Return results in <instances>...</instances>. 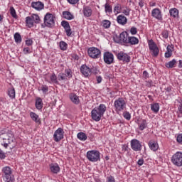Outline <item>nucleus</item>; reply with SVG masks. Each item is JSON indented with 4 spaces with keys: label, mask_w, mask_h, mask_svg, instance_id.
Wrapping results in <instances>:
<instances>
[{
    "label": "nucleus",
    "mask_w": 182,
    "mask_h": 182,
    "mask_svg": "<svg viewBox=\"0 0 182 182\" xmlns=\"http://www.w3.org/2000/svg\"><path fill=\"white\" fill-rule=\"evenodd\" d=\"M86 157L87 160L92 163L100 161V152L97 150L88 151Z\"/></svg>",
    "instance_id": "nucleus-2"
},
{
    "label": "nucleus",
    "mask_w": 182,
    "mask_h": 182,
    "mask_svg": "<svg viewBox=\"0 0 182 182\" xmlns=\"http://www.w3.org/2000/svg\"><path fill=\"white\" fill-rule=\"evenodd\" d=\"M122 13L124 14L126 16H129V15H130V9H124Z\"/></svg>",
    "instance_id": "nucleus-57"
},
{
    "label": "nucleus",
    "mask_w": 182,
    "mask_h": 182,
    "mask_svg": "<svg viewBox=\"0 0 182 182\" xmlns=\"http://www.w3.org/2000/svg\"><path fill=\"white\" fill-rule=\"evenodd\" d=\"M148 145L152 151H157L159 150V144L153 140L149 141Z\"/></svg>",
    "instance_id": "nucleus-20"
},
{
    "label": "nucleus",
    "mask_w": 182,
    "mask_h": 182,
    "mask_svg": "<svg viewBox=\"0 0 182 182\" xmlns=\"http://www.w3.org/2000/svg\"><path fill=\"white\" fill-rule=\"evenodd\" d=\"M26 26H28V28H33V19L32 18V17L27 16L26 18Z\"/></svg>",
    "instance_id": "nucleus-27"
},
{
    "label": "nucleus",
    "mask_w": 182,
    "mask_h": 182,
    "mask_svg": "<svg viewBox=\"0 0 182 182\" xmlns=\"http://www.w3.org/2000/svg\"><path fill=\"white\" fill-rule=\"evenodd\" d=\"M110 25H112V23L110 22V21L109 20L102 21V26H103V28H105V29H109V28H110Z\"/></svg>",
    "instance_id": "nucleus-35"
},
{
    "label": "nucleus",
    "mask_w": 182,
    "mask_h": 182,
    "mask_svg": "<svg viewBox=\"0 0 182 182\" xmlns=\"http://www.w3.org/2000/svg\"><path fill=\"white\" fill-rule=\"evenodd\" d=\"M143 77L144 79H149V73L147 71L143 72Z\"/></svg>",
    "instance_id": "nucleus-60"
},
{
    "label": "nucleus",
    "mask_w": 182,
    "mask_h": 182,
    "mask_svg": "<svg viewBox=\"0 0 182 182\" xmlns=\"http://www.w3.org/2000/svg\"><path fill=\"white\" fill-rule=\"evenodd\" d=\"M107 182H116L114 177L109 176L107 178Z\"/></svg>",
    "instance_id": "nucleus-56"
},
{
    "label": "nucleus",
    "mask_w": 182,
    "mask_h": 182,
    "mask_svg": "<svg viewBox=\"0 0 182 182\" xmlns=\"http://www.w3.org/2000/svg\"><path fill=\"white\" fill-rule=\"evenodd\" d=\"M70 99L74 105H79L80 103V100H79V97L75 94L74 92L70 94Z\"/></svg>",
    "instance_id": "nucleus-19"
},
{
    "label": "nucleus",
    "mask_w": 182,
    "mask_h": 182,
    "mask_svg": "<svg viewBox=\"0 0 182 182\" xmlns=\"http://www.w3.org/2000/svg\"><path fill=\"white\" fill-rule=\"evenodd\" d=\"M171 87H168L166 88H165L166 90V93H170V92H171Z\"/></svg>",
    "instance_id": "nucleus-64"
},
{
    "label": "nucleus",
    "mask_w": 182,
    "mask_h": 182,
    "mask_svg": "<svg viewBox=\"0 0 182 182\" xmlns=\"http://www.w3.org/2000/svg\"><path fill=\"white\" fill-rule=\"evenodd\" d=\"M102 80H103V78H102V76H97V83H102Z\"/></svg>",
    "instance_id": "nucleus-63"
},
{
    "label": "nucleus",
    "mask_w": 182,
    "mask_h": 182,
    "mask_svg": "<svg viewBox=\"0 0 182 182\" xmlns=\"http://www.w3.org/2000/svg\"><path fill=\"white\" fill-rule=\"evenodd\" d=\"M68 4H70V5H76V4H78L80 0H67Z\"/></svg>",
    "instance_id": "nucleus-51"
},
{
    "label": "nucleus",
    "mask_w": 182,
    "mask_h": 182,
    "mask_svg": "<svg viewBox=\"0 0 182 182\" xmlns=\"http://www.w3.org/2000/svg\"><path fill=\"white\" fill-rule=\"evenodd\" d=\"M147 128V121L146 119H142L141 122L139 124V130L143 131L144 129Z\"/></svg>",
    "instance_id": "nucleus-33"
},
{
    "label": "nucleus",
    "mask_w": 182,
    "mask_h": 182,
    "mask_svg": "<svg viewBox=\"0 0 182 182\" xmlns=\"http://www.w3.org/2000/svg\"><path fill=\"white\" fill-rule=\"evenodd\" d=\"M50 170L53 174H58L60 171V167L58 164H50Z\"/></svg>",
    "instance_id": "nucleus-16"
},
{
    "label": "nucleus",
    "mask_w": 182,
    "mask_h": 182,
    "mask_svg": "<svg viewBox=\"0 0 182 182\" xmlns=\"http://www.w3.org/2000/svg\"><path fill=\"white\" fill-rule=\"evenodd\" d=\"M61 26H63V28H64V29H68V28H70V25L69 24V22L66 21H63L61 22Z\"/></svg>",
    "instance_id": "nucleus-47"
},
{
    "label": "nucleus",
    "mask_w": 182,
    "mask_h": 182,
    "mask_svg": "<svg viewBox=\"0 0 182 182\" xmlns=\"http://www.w3.org/2000/svg\"><path fill=\"white\" fill-rule=\"evenodd\" d=\"M77 137L79 140H81V141H86V140H87V136L84 132H79L77 134Z\"/></svg>",
    "instance_id": "nucleus-25"
},
{
    "label": "nucleus",
    "mask_w": 182,
    "mask_h": 182,
    "mask_svg": "<svg viewBox=\"0 0 182 182\" xmlns=\"http://www.w3.org/2000/svg\"><path fill=\"white\" fill-rule=\"evenodd\" d=\"M80 70L81 73L82 75H84V76H85V77H87V76H89V75H90V68L89 67H87V65H82L80 67Z\"/></svg>",
    "instance_id": "nucleus-14"
},
{
    "label": "nucleus",
    "mask_w": 182,
    "mask_h": 182,
    "mask_svg": "<svg viewBox=\"0 0 182 182\" xmlns=\"http://www.w3.org/2000/svg\"><path fill=\"white\" fill-rule=\"evenodd\" d=\"M64 75H65V77H68V79L72 78V77L73 76V75L72 73V70H70V69L65 70V74Z\"/></svg>",
    "instance_id": "nucleus-39"
},
{
    "label": "nucleus",
    "mask_w": 182,
    "mask_h": 182,
    "mask_svg": "<svg viewBox=\"0 0 182 182\" xmlns=\"http://www.w3.org/2000/svg\"><path fill=\"white\" fill-rule=\"evenodd\" d=\"M6 155H5V153H4L3 151H0V159L1 160H4L6 159Z\"/></svg>",
    "instance_id": "nucleus-59"
},
{
    "label": "nucleus",
    "mask_w": 182,
    "mask_h": 182,
    "mask_svg": "<svg viewBox=\"0 0 182 182\" xmlns=\"http://www.w3.org/2000/svg\"><path fill=\"white\" fill-rule=\"evenodd\" d=\"M148 45H149V50H152L158 48L157 45L156 44V43H154L153 40H149L148 41Z\"/></svg>",
    "instance_id": "nucleus-32"
},
{
    "label": "nucleus",
    "mask_w": 182,
    "mask_h": 182,
    "mask_svg": "<svg viewBox=\"0 0 182 182\" xmlns=\"http://www.w3.org/2000/svg\"><path fill=\"white\" fill-rule=\"evenodd\" d=\"M32 43H33V41H32V39H28L26 41V45H27V46H31Z\"/></svg>",
    "instance_id": "nucleus-58"
},
{
    "label": "nucleus",
    "mask_w": 182,
    "mask_h": 182,
    "mask_svg": "<svg viewBox=\"0 0 182 182\" xmlns=\"http://www.w3.org/2000/svg\"><path fill=\"white\" fill-rule=\"evenodd\" d=\"M63 16L64 19H67L68 21H72V19H75V16H73L70 11H63Z\"/></svg>",
    "instance_id": "nucleus-22"
},
{
    "label": "nucleus",
    "mask_w": 182,
    "mask_h": 182,
    "mask_svg": "<svg viewBox=\"0 0 182 182\" xmlns=\"http://www.w3.org/2000/svg\"><path fill=\"white\" fill-rule=\"evenodd\" d=\"M131 148L134 151H141V143L140 141L134 139L131 140Z\"/></svg>",
    "instance_id": "nucleus-9"
},
{
    "label": "nucleus",
    "mask_w": 182,
    "mask_h": 182,
    "mask_svg": "<svg viewBox=\"0 0 182 182\" xmlns=\"http://www.w3.org/2000/svg\"><path fill=\"white\" fill-rule=\"evenodd\" d=\"M44 25L47 28H53L55 26V16L53 14L47 13L44 16Z\"/></svg>",
    "instance_id": "nucleus-3"
},
{
    "label": "nucleus",
    "mask_w": 182,
    "mask_h": 182,
    "mask_svg": "<svg viewBox=\"0 0 182 182\" xmlns=\"http://www.w3.org/2000/svg\"><path fill=\"white\" fill-rule=\"evenodd\" d=\"M31 18H33L35 23H39L41 22V18H39L38 14H32Z\"/></svg>",
    "instance_id": "nucleus-38"
},
{
    "label": "nucleus",
    "mask_w": 182,
    "mask_h": 182,
    "mask_svg": "<svg viewBox=\"0 0 182 182\" xmlns=\"http://www.w3.org/2000/svg\"><path fill=\"white\" fill-rule=\"evenodd\" d=\"M177 63V61L176 59H173L171 61H169L165 64L166 68L168 69H172V68H174V65Z\"/></svg>",
    "instance_id": "nucleus-30"
},
{
    "label": "nucleus",
    "mask_w": 182,
    "mask_h": 182,
    "mask_svg": "<svg viewBox=\"0 0 182 182\" xmlns=\"http://www.w3.org/2000/svg\"><path fill=\"white\" fill-rule=\"evenodd\" d=\"M63 134H65V131H63V129L58 128L54 132V134H53L54 141H55L56 143H58V141H60V140L63 139Z\"/></svg>",
    "instance_id": "nucleus-7"
},
{
    "label": "nucleus",
    "mask_w": 182,
    "mask_h": 182,
    "mask_svg": "<svg viewBox=\"0 0 182 182\" xmlns=\"http://www.w3.org/2000/svg\"><path fill=\"white\" fill-rule=\"evenodd\" d=\"M173 49H174L173 45H168L166 48V52L165 53V58L168 59L173 55Z\"/></svg>",
    "instance_id": "nucleus-15"
},
{
    "label": "nucleus",
    "mask_w": 182,
    "mask_h": 182,
    "mask_svg": "<svg viewBox=\"0 0 182 182\" xmlns=\"http://www.w3.org/2000/svg\"><path fill=\"white\" fill-rule=\"evenodd\" d=\"M151 16L158 21H163V15H161V11L159 9H154L151 11Z\"/></svg>",
    "instance_id": "nucleus-11"
},
{
    "label": "nucleus",
    "mask_w": 182,
    "mask_h": 182,
    "mask_svg": "<svg viewBox=\"0 0 182 182\" xmlns=\"http://www.w3.org/2000/svg\"><path fill=\"white\" fill-rule=\"evenodd\" d=\"M114 105L116 112H122L126 109V101L122 97L115 100Z\"/></svg>",
    "instance_id": "nucleus-6"
},
{
    "label": "nucleus",
    "mask_w": 182,
    "mask_h": 182,
    "mask_svg": "<svg viewBox=\"0 0 182 182\" xmlns=\"http://www.w3.org/2000/svg\"><path fill=\"white\" fill-rule=\"evenodd\" d=\"M104 62L107 63V65H112V63H114V55L113 53L110 52L104 53Z\"/></svg>",
    "instance_id": "nucleus-8"
},
{
    "label": "nucleus",
    "mask_w": 182,
    "mask_h": 182,
    "mask_svg": "<svg viewBox=\"0 0 182 182\" xmlns=\"http://www.w3.org/2000/svg\"><path fill=\"white\" fill-rule=\"evenodd\" d=\"M176 141L178 143H179V144H182V134H179L177 136Z\"/></svg>",
    "instance_id": "nucleus-55"
},
{
    "label": "nucleus",
    "mask_w": 182,
    "mask_h": 182,
    "mask_svg": "<svg viewBox=\"0 0 182 182\" xmlns=\"http://www.w3.org/2000/svg\"><path fill=\"white\" fill-rule=\"evenodd\" d=\"M169 14L171 16H173V18H177V16H178V10L176 8L171 9L169 10Z\"/></svg>",
    "instance_id": "nucleus-29"
},
{
    "label": "nucleus",
    "mask_w": 182,
    "mask_h": 182,
    "mask_svg": "<svg viewBox=\"0 0 182 182\" xmlns=\"http://www.w3.org/2000/svg\"><path fill=\"white\" fill-rule=\"evenodd\" d=\"M105 12H109V14H112V12H113L112 6L109 5V4L107 3L105 4Z\"/></svg>",
    "instance_id": "nucleus-43"
},
{
    "label": "nucleus",
    "mask_w": 182,
    "mask_h": 182,
    "mask_svg": "<svg viewBox=\"0 0 182 182\" xmlns=\"http://www.w3.org/2000/svg\"><path fill=\"white\" fill-rule=\"evenodd\" d=\"M130 43V45H137V43H139V38H136V37H129L128 38V43Z\"/></svg>",
    "instance_id": "nucleus-26"
},
{
    "label": "nucleus",
    "mask_w": 182,
    "mask_h": 182,
    "mask_svg": "<svg viewBox=\"0 0 182 182\" xmlns=\"http://www.w3.org/2000/svg\"><path fill=\"white\" fill-rule=\"evenodd\" d=\"M152 52V56H154V58H157V56H159V53L160 52V50H159V47H156V48H154V50H151Z\"/></svg>",
    "instance_id": "nucleus-45"
},
{
    "label": "nucleus",
    "mask_w": 182,
    "mask_h": 182,
    "mask_svg": "<svg viewBox=\"0 0 182 182\" xmlns=\"http://www.w3.org/2000/svg\"><path fill=\"white\" fill-rule=\"evenodd\" d=\"M137 164L138 166H141L142 164H144V159H139L137 161Z\"/></svg>",
    "instance_id": "nucleus-62"
},
{
    "label": "nucleus",
    "mask_w": 182,
    "mask_h": 182,
    "mask_svg": "<svg viewBox=\"0 0 182 182\" xmlns=\"http://www.w3.org/2000/svg\"><path fill=\"white\" fill-rule=\"evenodd\" d=\"M120 11H122V5L118 4L114 8V12L115 15H117V14H120Z\"/></svg>",
    "instance_id": "nucleus-40"
},
{
    "label": "nucleus",
    "mask_w": 182,
    "mask_h": 182,
    "mask_svg": "<svg viewBox=\"0 0 182 182\" xmlns=\"http://www.w3.org/2000/svg\"><path fill=\"white\" fill-rule=\"evenodd\" d=\"M171 162L174 166L177 167L182 166V152L177 151L171 157Z\"/></svg>",
    "instance_id": "nucleus-4"
},
{
    "label": "nucleus",
    "mask_w": 182,
    "mask_h": 182,
    "mask_svg": "<svg viewBox=\"0 0 182 182\" xmlns=\"http://www.w3.org/2000/svg\"><path fill=\"white\" fill-rule=\"evenodd\" d=\"M41 90L43 92L44 95H46L48 92H49V87H48V85H43L41 86Z\"/></svg>",
    "instance_id": "nucleus-44"
},
{
    "label": "nucleus",
    "mask_w": 182,
    "mask_h": 182,
    "mask_svg": "<svg viewBox=\"0 0 182 182\" xmlns=\"http://www.w3.org/2000/svg\"><path fill=\"white\" fill-rule=\"evenodd\" d=\"M151 110L154 112V113H159V110H160V105L159 103H154L151 105Z\"/></svg>",
    "instance_id": "nucleus-24"
},
{
    "label": "nucleus",
    "mask_w": 182,
    "mask_h": 182,
    "mask_svg": "<svg viewBox=\"0 0 182 182\" xmlns=\"http://www.w3.org/2000/svg\"><path fill=\"white\" fill-rule=\"evenodd\" d=\"M117 21L119 25H126L127 23V18L123 15H119L117 17Z\"/></svg>",
    "instance_id": "nucleus-21"
},
{
    "label": "nucleus",
    "mask_w": 182,
    "mask_h": 182,
    "mask_svg": "<svg viewBox=\"0 0 182 182\" xmlns=\"http://www.w3.org/2000/svg\"><path fill=\"white\" fill-rule=\"evenodd\" d=\"M129 33L127 32H122L120 33L119 37V42H122L123 43H127L129 42Z\"/></svg>",
    "instance_id": "nucleus-13"
},
{
    "label": "nucleus",
    "mask_w": 182,
    "mask_h": 182,
    "mask_svg": "<svg viewBox=\"0 0 182 182\" xmlns=\"http://www.w3.org/2000/svg\"><path fill=\"white\" fill-rule=\"evenodd\" d=\"M58 80H67L68 78H66V74L63 73H60L58 75Z\"/></svg>",
    "instance_id": "nucleus-46"
},
{
    "label": "nucleus",
    "mask_w": 182,
    "mask_h": 182,
    "mask_svg": "<svg viewBox=\"0 0 182 182\" xmlns=\"http://www.w3.org/2000/svg\"><path fill=\"white\" fill-rule=\"evenodd\" d=\"M31 8H33L36 11H42L45 8V4L41 1H33L31 3Z\"/></svg>",
    "instance_id": "nucleus-12"
},
{
    "label": "nucleus",
    "mask_w": 182,
    "mask_h": 182,
    "mask_svg": "<svg viewBox=\"0 0 182 182\" xmlns=\"http://www.w3.org/2000/svg\"><path fill=\"white\" fill-rule=\"evenodd\" d=\"M30 117H31L32 120L36 122V123H39V122H41V120L39 119V115H38L35 112H31Z\"/></svg>",
    "instance_id": "nucleus-31"
},
{
    "label": "nucleus",
    "mask_w": 182,
    "mask_h": 182,
    "mask_svg": "<svg viewBox=\"0 0 182 182\" xmlns=\"http://www.w3.org/2000/svg\"><path fill=\"white\" fill-rule=\"evenodd\" d=\"M50 79L53 83H58V77H56L55 73L52 74V75L50 77Z\"/></svg>",
    "instance_id": "nucleus-48"
},
{
    "label": "nucleus",
    "mask_w": 182,
    "mask_h": 182,
    "mask_svg": "<svg viewBox=\"0 0 182 182\" xmlns=\"http://www.w3.org/2000/svg\"><path fill=\"white\" fill-rule=\"evenodd\" d=\"M10 14L13 18L16 19L18 18V15H16V11H15V9L13 6L10 7Z\"/></svg>",
    "instance_id": "nucleus-42"
},
{
    "label": "nucleus",
    "mask_w": 182,
    "mask_h": 182,
    "mask_svg": "<svg viewBox=\"0 0 182 182\" xmlns=\"http://www.w3.org/2000/svg\"><path fill=\"white\" fill-rule=\"evenodd\" d=\"M11 143H14V139L3 138V143L1 144L5 149H8Z\"/></svg>",
    "instance_id": "nucleus-23"
},
{
    "label": "nucleus",
    "mask_w": 182,
    "mask_h": 182,
    "mask_svg": "<svg viewBox=\"0 0 182 182\" xmlns=\"http://www.w3.org/2000/svg\"><path fill=\"white\" fill-rule=\"evenodd\" d=\"M162 36L164 39H167L168 38V31L167 30L164 31L162 32Z\"/></svg>",
    "instance_id": "nucleus-53"
},
{
    "label": "nucleus",
    "mask_w": 182,
    "mask_h": 182,
    "mask_svg": "<svg viewBox=\"0 0 182 182\" xmlns=\"http://www.w3.org/2000/svg\"><path fill=\"white\" fill-rule=\"evenodd\" d=\"M7 139H14V133H12L11 131L7 133Z\"/></svg>",
    "instance_id": "nucleus-61"
},
{
    "label": "nucleus",
    "mask_w": 182,
    "mask_h": 182,
    "mask_svg": "<svg viewBox=\"0 0 182 182\" xmlns=\"http://www.w3.org/2000/svg\"><path fill=\"white\" fill-rule=\"evenodd\" d=\"M67 36H70L72 35V29L70 27L65 29Z\"/></svg>",
    "instance_id": "nucleus-52"
},
{
    "label": "nucleus",
    "mask_w": 182,
    "mask_h": 182,
    "mask_svg": "<svg viewBox=\"0 0 182 182\" xmlns=\"http://www.w3.org/2000/svg\"><path fill=\"white\" fill-rule=\"evenodd\" d=\"M130 33H132V35H136L137 33V28L132 27L130 29Z\"/></svg>",
    "instance_id": "nucleus-54"
},
{
    "label": "nucleus",
    "mask_w": 182,
    "mask_h": 182,
    "mask_svg": "<svg viewBox=\"0 0 182 182\" xmlns=\"http://www.w3.org/2000/svg\"><path fill=\"white\" fill-rule=\"evenodd\" d=\"M83 15L85 16V18H90V16H92V8H90L89 6H85L83 7Z\"/></svg>",
    "instance_id": "nucleus-17"
},
{
    "label": "nucleus",
    "mask_w": 182,
    "mask_h": 182,
    "mask_svg": "<svg viewBox=\"0 0 182 182\" xmlns=\"http://www.w3.org/2000/svg\"><path fill=\"white\" fill-rule=\"evenodd\" d=\"M35 106L37 110H42L43 108V102L42 101V98L39 97H36Z\"/></svg>",
    "instance_id": "nucleus-18"
},
{
    "label": "nucleus",
    "mask_w": 182,
    "mask_h": 182,
    "mask_svg": "<svg viewBox=\"0 0 182 182\" xmlns=\"http://www.w3.org/2000/svg\"><path fill=\"white\" fill-rule=\"evenodd\" d=\"M106 105L100 104L99 107H95L91 111V117L95 122H100L102 120V116L105 114L106 112Z\"/></svg>",
    "instance_id": "nucleus-1"
},
{
    "label": "nucleus",
    "mask_w": 182,
    "mask_h": 182,
    "mask_svg": "<svg viewBox=\"0 0 182 182\" xmlns=\"http://www.w3.org/2000/svg\"><path fill=\"white\" fill-rule=\"evenodd\" d=\"M3 180L5 182H11L13 181L12 175H2Z\"/></svg>",
    "instance_id": "nucleus-36"
},
{
    "label": "nucleus",
    "mask_w": 182,
    "mask_h": 182,
    "mask_svg": "<svg viewBox=\"0 0 182 182\" xmlns=\"http://www.w3.org/2000/svg\"><path fill=\"white\" fill-rule=\"evenodd\" d=\"M60 49H61V50H66V49H68V43H66L65 41H60Z\"/></svg>",
    "instance_id": "nucleus-41"
},
{
    "label": "nucleus",
    "mask_w": 182,
    "mask_h": 182,
    "mask_svg": "<svg viewBox=\"0 0 182 182\" xmlns=\"http://www.w3.org/2000/svg\"><path fill=\"white\" fill-rule=\"evenodd\" d=\"M14 41L16 43H21V42H22V37L19 33H16L14 34Z\"/></svg>",
    "instance_id": "nucleus-34"
},
{
    "label": "nucleus",
    "mask_w": 182,
    "mask_h": 182,
    "mask_svg": "<svg viewBox=\"0 0 182 182\" xmlns=\"http://www.w3.org/2000/svg\"><path fill=\"white\" fill-rule=\"evenodd\" d=\"M87 53L92 59H99L102 56V52L96 47H91L88 48Z\"/></svg>",
    "instance_id": "nucleus-5"
},
{
    "label": "nucleus",
    "mask_w": 182,
    "mask_h": 182,
    "mask_svg": "<svg viewBox=\"0 0 182 182\" xmlns=\"http://www.w3.org/2000/svg\"><path fill=\"white\" fill-rule=\"evenodd\" d=\"M117 58L118 60H122V62H124L125 63H129V62H130V56L127 55V53L122 51L117 54Z\"/></svg>",
    "instance_id": "nucleus-10"
},
{
    "label": "nucleus",
    "mask_w": 182,
    "mask_h": 182,
    "mask_svg": "<svg viewBox=\"0 0 182 182\" xmlns=\"http://www.w3.org/2000/svg\"><path fill=\"white\" fill-rule=\"evenodd\" d=\"M8 95L11 99H15V89L11 88L8 90Z\"/></svg>",
    "instance_id": "nucleus-37"
},
{
    "label": "nucleus",
    "mask_w": 182,
    "mask_h": 182,
    "mask_svg": "<svg viewBox=\"0 0 182 182\" xmlns=\"http://www.w3.org/2000/svg\"><path fill=\"white\" fill-rule=\"evenodd\" d=\"M3 175H12V169L9 166H5L2 168Z\"/></svg>",
    "instance_id": "nucleus-28"
},
{
    "label": "nucleus",
    "mask_w": 182,
    "mask_h": 182,
    "mask_svg": "<svg viewBox=\"0 0 182 182\" xmlns=\"http://www.w3.org/2000/svg\"><path fill=\"white\" fill-rule=\"evenodd\" d=\"M97 68L92 67L90 68V73H94V75H97L98 73Z\"/></svg>",
    "instance_id": "nucleus-50"
},
{
    "label": "nucleus",
    "mask_w": 182,
    "mask_h": 182,
    "mask_svg": "<svg viewBox=\"0 0 182 182\" xmlns=\"http://www.w3.org/2000/svg\"><path fill=\"white\" fill-rule=\"evenodd\" d=\"M123 116H124V119H126L127 120H130V119H132V115L130 114V112H124Z\"/></svg>",
    "instance_id": "nucleus-49"
}]
</instances>
